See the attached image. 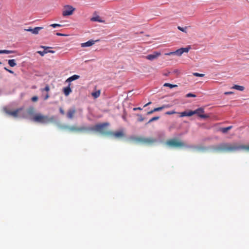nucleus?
<instances>
[{
	"label": "nucleus",
	"mask_w": 249,
	"mask_h": 249,
	"mask_svg": "<svg viewBox=\"0 0 249 249\" xmlns=\"http://www.w3.org/2000/svg\"><path fill=\"white\" fill-rule=\"evenodd\" d=\"M215 152H232L238 150H246L249 151V145L238 144L237 143H222L211 147Z\"/></svg>",
	"instance_id": "obj_1"
},
{
	"label": "nucleus",
	"mask_w": 249,
	"mask_h": 249,
	"mask_svg": "<svg viewBox=\"0 0 249 249\" xmlns=\"http://www.w3.org/2000/svg\"><path fill=\"white\" fill-rule=\"evenodd\" d=\"M130 141L135 143L150 145L157 142V140L153 138H145L142 137H131Z\"/></svg>",
	"instance_id": "obj_2"
},
{
	"label": "nucleus",
	"mask_w": 249,
	"mask_h": 249,
	"mask_svg": "<svg viewBox=\"0 0 249 249\" xmlns=\"http://www.w3.org/2000/svg\"><path fill=\"white\" fill-rule=\"evenodd\" d=\"M32 120L34 122L37 123L42 124H48L53 122L54 120V118L53 116L49 117L48 116L43 115L41 114L38 113L34 116Z\"/></svg>",
	"instance_id": "obj_3"
},
{
	"label": "nucleus",
	"mask_w": 249,
	"mask_h": 249,
	"mask_svg": "<svg viewBox=\"0 0 249 249\" xmlns=\"http://www.w3.org/2000/svg\"><path fill=\"white\" fill-rule=\"evenodd\" d=\"M165 144L170 147L181 148L186 146L185 143L176 139L168 140Z\"/></svg>",
	"instance_id": "obj_4"
},
{
	"label": "nucleus",
	"mask_w": 249,
	"mask_h": 249,
	"mask_svg": "<svg viewBox=\"0 0 249 249\" xmlns=\"http://www.w3.org/2000/svg\"><path fill=\"white\" fill-rule=\"evenodd\" d=\"M108 123H106L104 124H96L93 127H89L90 129L89 130H94L108 136L107 134L109 131H106V127L108 125Z\"/></svg>",
	"instance_id": "obj_5"
},
{
	"label": "nucleus",
	"mask_w": 249,
	"mask_h": 249,
	"mask_svg": "<svg viewBox=\"0 0 249 249\" xmlns=\"http://www.w3.org/2000/svg\"><path fill=\"white\" fill-rule=\"evenodd\" d=\"M62 128L64 129H67L69 131L71 132H83L85 131H89L90 129V128L87 127H78L76 126H68V125H64L62 126Z\"/></svg>",
	"instance_id": "obj_6"
},
{
	"label": "nucleus",
	"mask_w": 249,
	"mask_h": 249,
	"mask_svg": "<svg viewBox=\"0 0 249 249\" xmlns=\"http://www.w3.org/2000/svg\"><path fill=\"white\" fill-rule=\"evenodd\" d=\"M204 110L203 108L200 107L195 110H191V113L192 115L194 114H197L199 117L203 119H207L209 117V116L207 114H204Z\"/></svg>",
	"instance_id": "obj_7"
},
{
	"label": "nucleus",
	"mask_w": 249,
	"mask_h": 249,
	"mask_svg": "<svg viewBox=\"0 0 249 249\" xmlns=\"http://www.w3.org/2000/svg\"><path fill=\"white\" fill-rule=\"evenodd\" d=\"M75 10V8L70 5H66L64 7L62 15L64 17L71 15Z\"/></svg>",
	"instance_id": "obj_8"
},
{
	"label": "nucleus",
	"mask_w": 249,
	"mask_h": 249,
	"mask_svg": "<svg viewBox=\"0 0 249 249\" xmlns=\"http://www.w3.org/2000/svg\"><path fill=\"white\" fill-rule=\"evenodd\" d=\"M108 134V136L113 137L115 138H121L124 137V134L123 131H117V132H112L108 131L107 133Z\"/></svg>",
	"instance_id": "obj_9"
},
{
	"label": "nucleus",
	"mask_w": 249,
	"mask_h": 249,
	"mask_svg": "<svg viewBox=\"0 0 249 249\" xmlns=\"http://www.w3.org/2000/svg\"><path fill=\"white\" fill-rule=\"evenodd\" d=\"M21 110V108L17 109L14 111H10L8 110L6 108H4L3 110L6 113V114L13 116L14 117H17L18 115V112Z\"/></svg>",
	"instance_id": "obj_10"
},
{
	"label": "nucleus",
	"mask_w": 249,
	"mask_h": 249,
	"mask_svg": "<svg viewBox=\"0 0 249 249\" xmlns=\"http://www.w3.org/2000/svg\"><path fill=\"white\" fill-rule=\"evenodd\" d=\"M161 55L160 52H154L153 53L146 55L145 57L146 59L149 60H153L157 58L159 56Z\"/></svg>",
	"instance_id": "obj_11"
},
{
	"label": "nucleus",
	"mask_w": 249,
	"mask_h": 249,
	"mask_svg": "<svg viewBox=\"0 0 249 249\" xmlns=\"http://www.w3.org/2000/svg\"><path fill=\"white\" fill-rule=\"evenodd\" d=\"M191 47L190 46L186 48H181L175 51V54L181 56L183 53H188Z\"/></svg>",
	"instance_id": "obj_12"
},
{
	"label": "nucleus",
	"mask_w": 249,
	"mask_h": 249,
	"mask_svg": "<svg viewBox=\"0 0 249 249\" xmlns=\"http://www.w3.org/2000/svg\"><path fill=\"white\" fill-rule=\"evenodd\" d=\"M75 112H76V110L74 108L69 109L68 110L67 114L68 118L70 119H73Z\"/></svg>",
	"instance_id": "obj_13"
},
{
	"label": "nucleus",
	"mask_w": 249,
	"mask_h": 249,
	"mask_svg": "<svg viewBox=\"0 0 249 249\" xmlns=\"http://www.w3.org/2000/svg\"><path fill=\"white\" fill-rule=\"evenodd\" d=\"M98 40H89L86 42L82 43L81 44L82 47H90L94 44V43Z\"/></svg>",
	"instance_id": "obj_14"
},
{
	"label": "nucleus",
	"mask_w": 249,
	"mask_h": 249,
	"mask_svg": "<svg viewBox=\"0 0 249 249\" xmlns=\"http://www.w3.org/2000/svg\"><path fill=\"white\" fill-rule=\"evenodd\" d=\"M171 107V105H170L169 104L163 105L161 107H156V108H154L153 109V111H154V112H156V111H161L163 109L169 108Z\"/></svg>",
	"instance_id": "obj_15"
},
{
	"label": "nucleus",
	"mask_w": 249,
	"mask_h": 249,
	"mask_svg": "<svg viewBox=\"0 0 249 249\" xmlns=\"http://www.w3.org/2000/svg\"><path fill=\"white\" fill-rule=\"evenodd\" d=\"M63 92L66 96H68L70 94V93L71 92V89L70 87V85L68 87H65L63 89Z\"/></svg>",
	"instance_id": "obj_16"
},
{
	"label": "nucleus",
	"mask_w": 249,
	"mask_h": 249,
	"mask_svg": "<svg viewBox=\"0 0 249 249\" xmlns=\"http://www.w3.org/2000/svg\"><path fill=\"white\" fill-rule=\"evenodd\" d=\"M191 116H192V114L191 113V110H189L188 111H183L180 113V117Z\"/></svg>",
	"instance_id": "obj_17"
},
{
	"label": "nucleus",
	"mask_w": 249,
	"mask_h": 249,
	"mask_svg": "<svg viewBox=\"0 0 249 249\" xmlns=\"http://www.w3.org/2000/svg\"><path fill=\"white\" fill-rule=\"evenodd\" d=\"M92 21H97L99 22H104V21L102 20L101 18L99 16L93 17L90 19Z\"/></svg>",
	"instance_id": "obj_18"
},
{
	"label": "nucleus",
	"mask_w": 249,
	"mask_h": 249,
	"mask_svg": "<svg viewBox=\"0 0 249 249\" xmlns=\"http://www.w3.org/2000/svg\"><path fill=\"white\" fill-rule=\"evenodd\" d=\"M79 77H80V76L75 74V75H73L71 76V77H69V78H68L67 79L66 81L70 82L73 80L79 79Z\"/></svg>",
	"instance_id": "obj_19"
},
{
	"label": "nucleus",
	"mask_w": 249,
	"mask_h": 249,
	"mask_svg": "<svg viewBox=\"0 0 249 249\" xmlns=\"http://www.w3.org/2000/svg\"><path fill=\"white\" fill-rule=\"evenodd\" d=\"M232 126H229L227 127L221 128L220 129V130L223 133H226L228 132V131L231 129L232 128Z\"/></svg>",
	"instance_id": "obj_20"
},
{
	"label": "nucleus",
	"mask_w": 249,
	"mask_h": 249,
	"mask_svg": "<svg viewBox=\"0 0 249 249\" xmlns=\"http://www.w3.org/2000/svg\"><path fill=\"white\" fill-rule=\"evenodd\" d=\"M232 89H235L236 90H240V91H243L244 90L245 88L242 86L235 85L232 87Z\"/></svg>",
	"instance_id": "obj_21"
},
{
	"label": "nucleus",
	"mask_w": 249,
	"mask_h": 249,
	"mask_svg": "<svg viewBox=\"0 0 249 249\" xmlns=\"http://www.w3.org/2000/svg\"><path fill=\"white\" fill-rule=\"evenodd\" d=\"M43 29V27H36L32 30V33L33 34L36 35L38 33L39 31Z\"/></svg>",
	"instance_id": "obj_22"
},
{
	"label": "nucleus",
	"mask_w": 249,
	"mask_h": 249,
	"mask_svg": "<svg viewBox=\"0 0 249 249\" xmlns=\"http://www.w3.org/2000/svg\"><path fill=\"white\" fill-rule=\"evenodd\" d=\"M8 63L10 67H14L17 65L16 60L15 59H10L8 61Z\"/></svg>",
	"instance_id": "obj_23"
},
{
	"label": "nucleus",
	"mask_w": 249,
	"mask_h": 249,
	"mask_svg": "<svg viewBox=\"0 0 249 249\" xmlns=\"http://www.w3.org/2000/svg\"><path fill=\"white\" fill-rule=\"evenodd\" d=\"M101 91L100 90H98L95 92H93L91 93V95L94 98H97L100 95Z\"/></svg>",
	"instance_id": "obj_24"
},
{
	"label": "nucleus",
	"mask_w": 249,
	"mask_h": 249,
	"mask_svg": "<svg viewBox=\"0 0 249 249\" xmlns=\"http://www.w3.org/2000/svg\"><path fill=\"white\" fill-rule=\"evenodd\" d=\"M15 53V51H11V50H0V54L1 53H6V54H10Z\"/></svg>",
	"instance_id": "obj_25"
},
{
	"label": "nucleus",
	"mask_w": 249,
	"mask_h": 249,
	"mask_svg": "<svg viewBox=\"0 0 249 249\" xmlns=\"http://www.w3.org/2000/svg\"><path fill=\"white\" fill-rule=\"evenodd\" d=\"M159 119H160L159 116L154 117L152 118L151 119H150L147 124H149L153 121L158 120Z\"/></svg>",
	"instance_id": "obj_26"
},
{
	"label": "nucleus",
	"mask_w": 249,
	"mask_h": 249,
	"mask_svg": "<svg viewBox=\"0 0 249 249\" xmlns=\"http://www.w3.org/2000/svg\"><path fill=\"white\" fill-rule=\"evenodd\" d=\"M163 86L164 87H168L171 89L177 87L178 86L177 85H172L169 83H165Z\"/></svg>",
	"instance_id": "obj_27"
},
{
	"label": "nucleus",
	"mask_w": 249,
	"mask_h": 249,
	"mask_svg": "<svg viewBox=\"0 0 249 249\" xmlns=\"http://www.w3.org/2000/svg\"><path fill=\"white\" fill-rule=\"evenodd\" d=\"M35 111L34 108L33 107H30L28 109V113L30 115H32Z\"/></svg>",
	"instance_id": "obj_28"
},
{
	"label": "nucleus",
	"mask_w": 249,
	"mask_h": 249,
	"mask_svg": "<svg viewBox=\"0 0 249 249\" xmlns=\"http://www.w3.org/2000/svg\"><path fill=\"white\" fill-rule=\"evenodd\" d=\"M193 75H194L195 76H197V77H204L205 75L204 74L199 73L197 72H194L193 73Z\"/></svg>",
	"instance_id": "obj_29"
},
{
	"label": "nucleus",
	"mask_w": 249,
	"mask_h": 249,
	"mask_svg": "<svg viewBox=\"0 0 249 249\" xmlns=\"http://www.w3.org/2000/svg\"><path fill=\"white\" fill-rule=\"evenodd\" d=\"M37 53H39L41 56H44L45 54L48 53V52L46 50H44L43 51H39Z\"/></svg>",
	"instance_id": "obj_30"
},
{
	"label": "nucleus",
	"mask_w": 249,
	"mask_h": 249,
	"mask_svg": "<svg viewBox=\"0 0 249 249\" xmlns=\"http://www.w3.org/2000/svg\"><path fill=\"white\" fill-rule=\"evenodd\" d=\"M137 116L139 117L138 119V121L139 122H142L144 120V118L142 116V115L141 114H137Z\"/></svg>",
	"instance_id": "obj_31"
},
{
	"label": "nucleus",
	"mask_w": 249,
	"mask_h": 249,
	"mask_svg": "<svg viewBox=\"0 0 249 249\" xmlns=\"http://www.w3.org/2000/svg\"><path fill=\"white\" fill-rule=\"evenodd\" d=\"M41 90L42 91H46L48 92L50 90V87H49V86L47 85L46 86V87H45V88L43 89H41Z\"/></svg>",
	"instance_id": "obj_32"
},
{
	"label": "nucleus",
	"mask_w": 249,
	"mask_h": 249,
	"mask_svg": "<svg viewBox=\"0 0 249 249\" xmlns=\"http://www.w3.org/2000/svg\"><path fill=\"white\" fill-rule=\"evenodd\" d=\"M50 26L53 27V28H55V27H62V25L59 24L54 23V24H51Z\"/></svg>",
	"instance_id": "obj_33"
},
{
	"label": "nucleus",
	"mask_w": 249,
	"mask_h": 249,
	"mask_svg": "<svg viewBox=\"0 0 249 249\" xmlns=\"http://www.w3.org/2000/svg\"><path fill=\"white\" fill-rule=\"evenodd\" d=\"M186 96L187 97H196V95L193 93H188L187 94H186Z\"/></svg>",
	"instance_id": "obj_34"
},
{
	"label": "nucleus",
	"mask_w": 249,
	"mask_h": 249,
	"mask_svg": "<svg viewBox=\"0 0 249 249\" xmlns=\"http://www.w3.org/2000/svg\"><path fill=\"white\" fill-rule=\"evenodd\" d=\"M31 100L33 102H36L38 100V97L36 96H33Z\"/></svg>",
	"instance_id": "obj_35"
},
{
	"label": "nucleus",
	"mask_w": 249,
	"mask_h": 249,
	"mask_svg": "<svg viewBox=\"0 0 249 249\" xmlns=\"http://www.w3.org/2000/svg\"><path fill=\"white\" fill-rule=\"evenodd\" d=\"M176 112L175 111H167L165 113L167 115H172L175 114Z\"/></svg>",
	"instance_id": "obj_36"
},
{
	"label": "nucleus",
	"mask_w": 249,
	"mask_h": 249,
	"mask_svg": "<svg viewBox=\"0 0 249 249\" xmlns=\"http://www.w3.org/2000/svg\"><path fill=\"white\" fill-rule=\"evenodd\" d=\"M198 149L199 150H200V151H205V150H207L208 148L206 147H200Z\"/></svg>",
	"instance_id": "obj_37"
},
{
	"label": "nucleus",
	"mask_w": 249,
	"mask_h": 249,
	"mask_svg": "<svg viewBox=\"0 0 249 249\" xmlns=\"http://www.w3.org/2000/svg\"><path fill=\"white\" fill-rule=\"evenodd\" d=\"M173 54H175V51L165 53V55H171Z\"/></svg>",
	"instance_id": "obj_38"
},
{
	"label": "nucleus",
	"mask_w": 249,
	"mask_h": 249,
	"mask_svg": "<svg viewBox=\"0 0 249 249\" xmlns=\"http://www.w3.org/2000/svg\"><path fill=\"white\" fill-rule=\"evenodd\" d=\"M4 69L5 70H6L7 71L9 72L10 73L13 74L14 73L13 71L6 68V67H5Z\"/></svg>",
	"instance_id": "obj_39"
},
{
	"label": "nucleus",
	"mask_w": 249,
	"mask_h": 249,
	"mask_svg": "<svg viewBox=\"0 0 249 249\" xmlns=\"http://www.w3.org/2000/svg\"><path fill=\"white\" fill-rule=\"evenodd\" d=\"M59 111H60V113L62 115H64L65 114L64 110H63V109L62 107L59 108Z\"/></svg>",
	"instance_id": "obj_40"
},
{
	"label": "nucleus",
	"mask_w": 249,
	"mask_h": 249,
	"mask_svg": "<svg viewBox=\"0 0 249 249\" xmlns=\"http://www.w3.org/2000/svg\"><path fill=\"white\" fill-rule=\"evenodd\" d=\"M178 29L182 32H185V29L183 28H182L180 26H178Z\"/></svg>",
	"instance_id": "obj_41"
},
{
	"label": "nucleus",
	"mask_w": 249,
	"mask_h": 249,
	"mask_svg": "<svg viewBox=\"0 0 249 249\" xmlns=\"http://www.w3.org/2000/svg\"><path fill=\"white\" fill-rule=\"evenodd\" d=\"M154 112V111H153V109L151 110V111H149L147 112V115L151 114L153 113Z\"/></svg>",
	"instance_id": "obj_42"
},
{
	"label": "nucleus",
	"mask_w": 249,
	"mask_h": 249,
	"mask_svg": "<svg viewBox=\"0 0 249 249\" xmlns=\"http://www.w3.org/2000/svg\"><path fill=\"white\" fill-rule=\"evenodd\" d=\"M142 108L140 107H135V108H133V110H134V111H136L137 110H142Z\"/></svg>",
	"instance_id": "obj_43"
},
{
	"label": "nucleus",
	"mask_w": 249,
	"mask_h": 249,
	"mask_svg": "<svg viewBox=\"0 0 249 249\" xmlns=\"http://www.w3.org/2000/svg\"><path fill=\"white\" fill-rule=\"evenodd\" d=\"M56 35L57 36H65V35L62 34H61V33H57L56 34Z\"/></svg>",
	"instance_id": "obj_44"
},
{
	"label": "nucleus",
	"mask_w": 249,
	"mask_h": 249,
	"mask_svg": "<svg viewBox=\"0 0 249 249\" xmlns=\"http://www.w3.org/2000/svg\"><path fill=\"white\" fill-rule=\"evenodd\" d=\"M49 95L48 94H47V95L45 96V98H44V100H47L49 98Z\"/></svg>",
	"instance_id": "obj_45"
},
{
	"label": "nucleus",
	"mask_w": 249,
	"mask_h": 249,
	"mask_svg": "<svg viewBox=\"0 0 249 249\" xmlns=\"http://www.w3.org/2000/svg\"><path fill=\"white\" fill-rule=\"evenodd\" d=\"M32 30H33V29H31V28H29V29H25V30L26 31L31 32L32 33Z\"/></svg>",
	"instance_id": "obj_46"
},
{
	"label": "nucleus",
	"mask_w": 249,
	"mask_h": 249,
	"mask_svg": "<svg viewBox=\"0 0 249 249\" xmlns=\"http://www.w3.org/2000/svg\"><path fill=\"white\" fill-rule=\"evenodd\" d=\"M151 104V102H148V103H147L146 104H145L143 107H146L147 106H148V105H150Z\"/></svg>",
	"instance_id": "obj_47"
},
{
	"label": "nucleus",
	"mask_w": 249,
	"mask_h": 249,
	"mask_svg": "<svg viewBox=\"0 0 249 249\" xmlns=\"http://www.w3.org/2000/svg\"><path fill=\"white\" fill-rule=\"evenodd\" d=\"M231 93H232V92H231V91H230V92H226L225 93V94H226V95H228V94H231Z\"/></svg>",
	"instance_id": "obj_48"
},
{
	"label": "nucleus",
	"mask_w": 249,
	"mask_h": 249,
	"mask_svg": "<svg viewBox=\"0 0 249 249\" xmlns=\"http://www.w3.org/2000/svg\"><path fill=\"white\" fill-rule=\"evenodd\" d=\"M47 52H48V53H54V51H48Z\"/></svg>",
	"instance_id": "obj_49"
},
{
	"label": "nucleus",
	"mask_w": 249,
	"mask_h": 249,
	"mask_svg": "<svg viewBox=\"0 0 249 249\" xmlns=\"http://www.w3.org/2000/svg\"><path fill=\"white\" fill-rule=\"evenodd\" d=\"M42 47L43 48H48V47H45L44 46H42Z\"/></svg>",
	"instance_id": "obj_50"
},
{
	"label": "nucleus",
	"mask_w": 249,
	"mask_h": 249,
	"mask_svg": "<svg viewBox=\"0 0 249 249\" xmlns=\"http://www.w3.org/2000/svg\"><path fill=\"white\" fill-rule=\"evenodd\" d=\"M1 64V62H0V64Z\"/></svg>",
	"instance_id": "obj_51"
}]
</instances>
